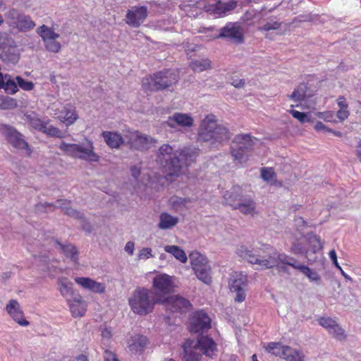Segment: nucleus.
<instances>
[{
  "label": "nucleus",
  "mask_w": 361,
  "mask_h": 361,
  "mask_svg": "<svg viewBox=\"0 0 361 361\" xmlns=\"http://www.w3.org/2000/svg\"><path fill=\"white\" fill-rule=\"evenodd\" d=\"M267 250V255H255L245 246L241 245L238 248L237 254L240 257L247 260L250 264L257 265L261 269L280 267L283 270H285L286 267H280V264H287L300 271L307 276L310 281H314L317 284L321 283L322 278L319 274L309 267L300 264L296 259L285 254H281L275 250H272L271 247H268Z\"/></svg>",
  "instance_id": "1"
},
{
  "label": "nucleus",
  "mask_w": 361,
  "mask_h": 361,
  "mask_svg": "<svg viewBox=\"0 0 361 361\" xmlns=\"http://www.w3.org/2000/svg\"><path fill=\"white\" fill-rule=\"evenodd\" d=\"M231 139L229 130L224 125L217 123L216 116L209 114L201 121L197 135L200 142H209L211 146L216 147Z\"/></svg>",
  "instance_id": "2"
},
{
  "label": "nucleus",
  "mask_w": 361,
  "mask_h": 361,
  "mask_svg": "<svg viewBox=\"0 0 361 361\" xmlns=\"http://www.w3.org/2000/svg\"><path fill=\"white\" fill-rule=\"evenodd\" d=\"M185 10L188 12L195 9L197 16L201 11L214 15L216 17H221L227 12L233 10L236 7V2L233 1L223 3L221 0H188L184 5Z\"/></svg>",
  "instance_id": "3"
},
{
  "label": "nucleus",
  "mask_w": 361,
  "mask_h": 361,
  "mask_svg": "<svg viewBox=\"0 0 361 361\" xmlns=\"http://www.w3.org/2000/svg\"><path fill=\"white\" fill-rule=\"evenodd\" d=\"M179 80L178 73L171 69L157 71L142 80V87L146 92L160 91L175 86Z\"/></svg>",
  "instance_id": "4"
},
{
  "label": "nucleus",
  "mask_w": 361,
  "mask_h": 361,
  "mask_svg": "<svg viewBox=\"0 0 361 361\" xmlns=\"http://www.w3.org/2000/svg\"><path fill=\"white\" fill-rule=\"evenodd\" d=\"M128 302L132 311L140 315L151 313L154 310V305L161 303L153 294L152 290L143 287H138L135 290Z\"/></svg>",
  "instance_id": "5"
},
{
  "label": "nucleus",
  "mask_w": 361,
  "mask_h": 361,
  "mask_svg": "<svg viewBox=\"0 0 361 361\" xmlns=\"http://www.w3.org/2000/svg\"><path fill=\"white\" fill-rule=\"evenodd\" d=\"M157 161L166 169L168 176H178L180 170V160L173 152V148L168 144L161 145L157 154Z\"/></svg>",
  "instance_id": "6"
},
{
  "label": "nucleus",
  "mask_w": 361,
  "mask_h": 361,
  "mask_svg": "<svg viewBox=\"0 0 361 361\" xmlns=\"http://www.w3.org/2000/svg\"><path fill=\"white\" fill-rule=\"evenodd\" d=\"M174 281V276L166 274H159L153 278V294L161 303H164L166 296L174 290L176 288Z\"/></svg>",
  "instance_id": "7"
},
{
  "label": "nucleus",
  "mask_w": 361,
  "mask_h": 361,
  "mask_svg": "<svg viewBox=\"0 0 361 361\" xmlns=\"http://www.w3.org/2000/svg\"><path fill=\"white\" fill-rule=\"evenodd\" d=\"M59 148L68 155L90 161H98L99 156L93 151L92 142H88V146L84 147L78 144H68L62 142Z\"/></svg>",
  "instance_id": "8"
},
{
  "label": "nucleus",
  "mask_w": 361,
  "mask_h": 361,
  "mask_svg": "<svg viewBox=\"0 0 361 361\" xmlns=\"http://www.w3.org/2000/svg\"><path fill=\"white\" fill-rule=\"evenodd\" d=\"M124 136L126 145L131 149L146 150L156 142V140L152 137L144 135L137 130H126L124 131Z\"/></svg>",
  "instance_id": "9"
},
{
  "label": "nucleus",
  "mask_w": 361,
  "mask_h": 361,
  "mask_svg": "<svg viewBox=\"0 0 361 361\" xmlns=\"http://www.w3.org/2000/svg\"><path fill=\"white\" fill-rule=\"evenodd\" d=\"M248 286L247 276L243 272L233 273L229 279L228 286L231 293H235L234 300L241 303L245 300Z\"/></svg>",
  "instance_id": "10"
},
{
  "label": "nucleus",
  "mask_w": 361,
  "mask_h": 361,
  "mask_svg": "<svg viewBox=\"0 0 361 361\" xmlns=\"http://www.w3.org/2000/svg\"><path fill=\"white\" fill-rule=\"evenodd\" d=\"M0 133L12 147L18 149H25L28 154H30L31 149L28 143L24 140L23 135L15 128L9 125L1 124L0 126Z\"/></svg>",
  "instance_id": "11"
},
{
  "label": "nucleus",
  "mask_w": 361,
  "mask_h": 361,
  "mask_svg": "<svg viewBox=\"0 0 361 361\" xmlns=\"http://www.w3.org/2000/svg\"><path fill=\"white\" fill-rule=\"evenodd\" d=\"M6 17L11 26L20 31L27 32L32 30L35 26V22L29 16L21 13L14 8L9 10Z\"/></svg>",
  "instance_id": "12"
},
{
  "label": "nucleus",
  "mask_w": 361,
  "mask_h": 361,
  "mask_svg": "<svg viewBox=\"0 0 361 361\" xmlns=\"http://www.w3.org/2000/svg\"><path fill=\"white\" fill-rule=\"evenodd\" d=\"M165 308L172 313H186L192 308L190 302L181 296L173 295L164 299Z\"/></svg>",
  "instance_id": "13"
},
{
  "label": "nucleus",
  "mask_w": 361,
  "mask_h": 361,
  "mask_svg": "<svg viewBox=\"0 0 361 361\" xmlns=\"http://www.w3.org/2000/svg\"><path fill=\"white\" fill-rule=\"evenodd\" d=\"M148 15L146 6H133L126 13V23L131 27H139Z\"/></svg>",
  "instance_id": "14"
},
{
  "label": "nucleus",
  "mask_w": 361,
  "mask_h": 361,
  "mask_svg": "<svg viewBox=\"0 0 361 361\" xmlns=\"http://www.w3.org/2000/svg\"><path fill=\"white\" fill-rule=\"evenodd\" d=\"M211 327V319L203 311L196 312L190 320V331L192 333H200Z\"/></svg>",
  "instance_id": "15"
},
{
  "label": "nucleus",
  "mask_w": 361,
  "mask_h": 361,
  "mask_svg": "<svg viewBox=\"0 0 361 361\" xmlns=\"http://www.w3.org/2000/svg\"><path fill=\"white\" fill-rule=\"evenodd\" d=\"M149 343L148 338L139 334L130 335L126 341L127 347L132 353H142Z\"/></svg>",
  "instance_id": "16"
},
{
  "label": "nucleus",
  "mask_w": 361,
  "mask_h": 361,
  "mask_svg": "<svg viewBox=\"0 0 361 361\" xmlns=\"http://www.w3.org/2000/svg\"><path fill=\"white\" fill-rule=\"evenodd\" d=\"M319 324L328 330L333 337L338 340H345L346 336L344 330L330 317H321L318 319Z\"/></svg>",
  "instance_id": "17"
},
{
  "label": "nucleus",
  "mask_w": 361,
  "mask_h": 361,
  "mask_svg": "<svg viewBox=\"0 0 361 361\" xmlns=\"http://www.w3.org/2000/svg\"><path fill=\"white\" fill-rule=\"evenodd\" d=\"M6 310L12 319L19 325L23 326L29 325V322L25 318L24 313L17 300H11L6 305Z\"/></svg>",
  "instance_id": "18"
},
{
  "label": "nucleus",
  "mask_w": 361,
  "mask_h": 361,
  "mask_svg": "<svg viewBox=\"0 0 361 361\" xmlns=\"http://www.w3.org/2000/svg\"><path fill=\"white\" fill-rule=\"evenodd\" d=\"M195 349L200 348L203 354L207 357H212L216 351V344L214 341L207 336H202L194 343Z\"/></svg>",
  "instance_id": "19"
},
{
  "label": "nucleus",
  "mask_w": 361,
  "mask_h": 361,
  "mask_svg": "<svg viewBox=\"0 0 361 361\" xmlns=\"http://www.w3.org/2000/svg\"><path fill=\"white\" fill-rule=\"evenodd\" d=\"M226 198L228 200L229 205L233 209H238L242 214L245 215L250 214L253 216L256 213V204L253 199L246 198L238 204H234V200L231 199V196L226 197Z\"/></svg>",
  "instance_id": "20"
},
{
  "label": "nucleus",
  "mask_w": 361,
  "mask_h": 361,
  "mask_svg": "<svg viewBox=\"0 0 361 361\" xmlns=\"http://www.w3.org/2000/svg\"><path fill=\"white\" fill-rule=\"evenodd\" d=\"M167 123L171 127L178 126L182 128H190L194 124L193 118L187 114L175 113L172 116H169Z\"/></svg>",
  "instance_id": "21"
},
{
  "label": "nucleus",
  "mask_w": 361,
  "mask_h": 361,
  "mask_svg": "<svg viewBox=\"0 0 361 361\" xmlns=\"http://www.w3.org/2000/svg\"><path fill=\"white\" fill-rule=\"evenodd\" d=\"M102 136L106 144L111 149H118L122 145H126L124 134L122 135L118 132L104 131Z\"/></svg>",
  "instance_id": "22"
},
{
  "label": "nucleus",
  "mask_w": 361,
  "mask_h": 361,
  "mask_svg": "<svg viewBox=\"0 0 361 361\" xmlns=\"http://www.w3.org/2000/svg\"><path fill=\"white\" fill-rule=\"evenodd\" d=\"M219 37L229 38L235 42L241 43L243 41V35L238 26L233 24H228L221 30Z\"/></svg>",
  "instance_id": "23"
},
{
  "label": "nucleus",
  "mask_w": 361,
  "mask_h": 361,
  "mask_svg": "<svg viewBox=\"0 0 361 361\" xmlns=\"http://www.w3.org/2000/svg\"><path fill=\"white\" fill-rule=\"evenodd\" d=\"M200 149L194 147H185L183 148L178 154V159L180 160V166L185 164V166L190 165L194 162L198 156Z\"/></svg>",
  "instance_id": "24"
},
{
  "label": "nucleus",
  "mask_w": 361,
  "mask_h": 361,
  "mask_svg": "<svg viewBox=\"0 0 361 361\" xmlns=\"http://www.w3.org/2000/svg\"><path fill=\"white\" fill-rule=\"evenodd\" d=\"M70 310L73 317H82L87 310L86 303L80 295L68 301Z\"/></svg>",
  "instance_id": "25"
},
{
  "label": "nucleus",
  "mask_w": 361,
  "mask_h": 361,
  "mask_svg": "<svg viewBox=\"0 0 361 361\" xmlns=\"http://www.w3.org/2000/svg\"><path fill=\"white\" fill-rule=\"evenodd\" d=\"M253 137L250 134H239L235 135L233 141V147L247 152L254 145Z\"/></svg>",
  "instance_id": "26"
},
{
  "label": "nucleus",
  "mask_w": 361,
  "mask_h": 361,
  "mask_svg": "<svg viewBox=\"0 0 361 361\" xmlns=\"http://www.w3.org/2000/svg\"><path fill=\"white\" fill-rule=\"evenodd\" d=\"M195 341L192 340H187L183 345L184 350V360L185 361H200L201 354L195 351L194 346Z\"/></svg>",
  "instance_id": "27"
},
{
  "label": "nucleus",
  "mask_w": 361,
  "mask_h": 361,
  "mask_svg": "<svg viewBox=\"0 0 361 361\" xmlns=\"http://www.w3.org/2000/svg\"><path fill=\"white\" fill-rule=\"evenodd\" d=\"M59 117L63 123L71 125L78 118V115L76 113L75 108L69 105L63 107Z\"/></svg>",
  "instance_id": "28"
},
{
  "label": "nucleus",
  "mask_w": 361,
  "mask_h": 361,
  "mask_svg": "<svg viewBox=\"0 0 361 361\" xmlns=\"http://www.w3.org/2000/svg\"><path fill=\"white\" fill-rule=\"evenodd\" d=\"M55 243L60 246L61 251L66 257H68L75 263L78 261V251L73 244H62L58 240H54Z\"/></svg>",
  "instance_id": "29"
},
{
  "label": "nucleus",
  "mask_w": 361,
  "mask_h": 361,
  "mask_svg": "<svg viewBox=\"0 0 361 361\" xmlns=\"http://www.w3.org/2000/svg\"><path fill=\"white\" fill-rule=\"evenodd\" d=\"M197 279L205 284L212 283L211 267L208 264L198 268V270L193 269Z\"/></svg>",
  "instance_id": "30"
},
{
  "label": "nucleus",
  "mask_w": 361,
  "mask_h": 361,
  "mask_svg": "<svg viewBox=\"0 0 361 361\" xmlns=\"http://www.w3.org/2000/svg\"><path fill=\"white\" fill-rule=\"evenodd\" d=\"M305 355L300 350L286 346L283 350V358L286 361H304Z\"/></svg>",
  "instance_id": "31"
},
{
  "label": "nucleus",
  "mask_w": 361,
  "mask_h": 361,
  "mask_svg": "<svg viewBox=\"0 0 361 361\" xmlns=\"http://www.w3.org/2000/svg\"><path fill=\"white\" fill-rule=\"evenodd\" d=\"M307 85L305 83H300L288 97L297 102L304 101L307 97Z\"/></svg>",
  "instance_id": "32"
},
{
  "label": "nucleus",
  "mask_w": 361,
  "mask_h": 361,
  "mask_svg": "<svg viewBox=\"0 0 361 361\" xmlns=\"http://www.w3.org/2000/svg\"><path fill=\"white\" fill-rule=\"evenodd\" d=\"M178 222L177 217L172 216L166 212H163L160 215L159 228L161 229H169L176 226Z\"/></svg>",
  "instance_id": "33"
},
{
  "label": "nucleus",
  "mask_w": 361,
  "mask_h": 361,
  "mask_svg": "<svg viewBox=\"0 0 361 361\" xmlns=\"http://www.w3.org/2000/svg\"><path fill=\"white\" fill-rule=\"evenodd\" d=\"M189 257L192 269L198 270V268L208 264L207 259L197 251L190 253Z\"/></svg>",
  "instance_id": "34"
},
{
  "label": "nucleus",
  "mask_w": 361,
  "mask_h": 361,
  "mask_svg": "<svg viewBox=\"0 0 361 361\" xmlns=\"http://www.w3.org/2000/svg\"><path fill=\"white\" fill-rule=\"evenodd\" d=\"M243 194V188L238 185H233L230 190L225 192L224 198L227 204L229 205L228 200L226 197L231 196V199L234 200V204H238L242 201L241 196Z\"/></svg>",
  "instance_id": "35"
},
{
  "label": "nucleus",
  "mask_w": 361,
  "mask_h": 361,
  "mask_svg": "<svg viewBox=\"0 0 361 361\" xmlns=\"http://www.w3.org/2000/svg\"><path fill=\"white\" fill-rule=\"evenodd\" d=\"M37 32L42 37L43 42H46L47 40L58 39L59 37V35L56 33L54 30L47 27L45 25H42L37 28Z\"/></svg>",
  "instance_id": "36"
},
{
  "label": "nucleus",
  "mask_w": 361,
  "mask_h": 361,
  "mask_svg": "<svg viewBox=\"0 0 361 361\" xmlns=\"http://www.w3.org/2000/svg\"><path fill=\"white\" fill-rule=\"evenodd\" d=\"M164 250L174 256L176 259L182 263H185L188 257L185 252L177 245H166L164 247Z\"/></svg>",
  "instance_id": "37"
},
{
  "label": "nucleus",
  "mask_w": 361,
  "mask_h": 361,
  "mask_svg": "<svg viewBox=\"0 0 361 361\" xmlns=\"http://www.w3.org/2000/svg\"><path fill=\"white\" fill-rule=\"evenodd\" d=\"M59 289L64 297L73 295V284L67 278L62 277L58 280Z\"/></svg>",
  "instance_id": "38"
},
{
  "label": "nucleus",
  "mask_w": 361,
  "mask_h": 361,
  "mask_svg": "<svg viewBox=\"0 0 361 361\" xmlns=\"http://www.w3.org/2000/svg\"><path fill=\"white\" fill-rule=\"evenodd\" d=\"M5 92L10 94L16 93L18 90L16 78H13L11 75L6 74L5 80L2 87Z\"/></svg>",
  "instance_id": "39"
},
{
  "label": "nucleus",
  "mask_w": 361,
  "mask_h": 361,
  "mask_svg": "<svg viewBox=\"0 0 361 361\" xmlns=\"http://www.w3.org/2000/svg\"><path fill=\"white\" fill-rule=\"evenodd\" d=\"M190 67L195 72H202L211 68V61L208 59L192 61Z\"/></svg>",
  "instance_id": "40"
},
{
  "label": "nucleus",
  "mask_w": 361,
  "mask_h": 361,
  "mask_svg": "<svg viewBox=\"0 0 361 361\" xmlns=\"http://www.w3.org/2000/svg\"><path fill=\"white\" fill-rule=\"evenodd\" d=\"M247 152L244 151L243 149H240L233 146L231 147V154L233 159L238 161L240 164H245L247 161L248 154Z\"/></svg>",
  "instance_id": "41"
},
{
  "label": "nucleus",
  "mask_w": 361,
  "mask_h": 361,
  "mask_svg": "<svg viewBox=\"0 0 361 361\" xmlns=\"http://www.w3.org/2000/svg\"><path fill=\"white\" fill-rule=\"evenodd\" d=\"M286 346L281 345L279 342H270L268 343L266 350L275 356L283 358V350Z\"/></svg>",
  "instance_id": "42"
},
{
  "label": "nucleus",
  "mask_w": 361,
  "mask_h": 361,
  "mask_svg": "<svg viewBox=\"0 0 361 361\" xmlns=\"http://www.w3.org/2000/svg\"><path fill=\"white\" fill-rule=\"evenodd\" d=\"M57 202L61 203L60 204V207H61L62 209L64 210L66 214L74 217L75 219H81L82 217V214L80 212H78L75 209L65 206L66 204H68L70 203L69 201L65 200H57Z\"/></svg>",
  "instance_id": "43"
},
{
  "label": "nucleus",
  "mask_w": 361,
  "mask_h": 361,
  "mask_svg": "<svg viewBox=\"0 0 361 361\" xmlns=\"http://www.w3.org/2000/svg\"><path fill=\"white\" fill-rule=\"evenodd\" d=\"M307 243L310 247V250L313 253H316L317 251L322 249L320 238L316 235H311L308 236Z\"/></svg>",
  "instance_id": "44"
},
{
  "label": "nucleus",
  "mask_w": 361,
  "mask_h": 361,
  "mask_svg": "<svg viewBox=\"0 0 361 361\" xmlns=\"http://www.w3.org/2000/svg\"><path fill=\"white\" fill-rule=\"evenodd\" d=\"M16 80L18 87L25 91H31L34 89L35 85L32 81L25 80L20 76H16Z\"/></svg>",
  "instance_id": "45"
},
{
  "label": "nucleus",
  "mask_w": 361,
  "mask_h": 361,
  "mask_svg": "<svg viewBox=\"0 0 361 361\" xmlns=\"http://www.w3.org/2000/svg\"><path fill=\"white\" fill-rule=\"evenodd\" d=\"M288 112L293 116V117L300 123H310L312 122V119L308 117L307 114L303 112L298 111L297 110L290 109L288 110Z\"/></svg>",
  "instance_id": "46"
},
{
  "label": "nucleus",
  "mask_w": 361,
  "mask_h": 361,
  "mask_svg": "<svg viewBox=\"0 0 361 361\" xmlns=\"http://www.w3.org/2000/svg\"><path fill=\"white\" fill-rule=\"evenodd\" d=\"M57 39H50L44 42L46 49L51 52L58 53L61 48V44L56 41Z\"/></svg>",
  "instance_id": "47"
},
{
  "label": "nucleus",
  "mask_w": 361,
  "mask_h": 361,
  "mask_svg": "<svg viewBox=\"0 0 361 361\" xmlns=\"http://www.w3.org/2000/svg\"><path fill=\"white\" fill-rule=\"evenodd\" d=\"M42 132L51 136H54L57 137H62L61 131L59 128H55L53 126L49 125V123L47 122L45 124V128L42 130Z\"/></svg>",
  "instance_id": "48"
},
{
  "label": "nucleus",
  "mask_w": 361,
  "mask_h": 361,
  "mask_svg": "<svg viewBox=\"0 0 361 361\" xmlns=\"http://www.w3.org/2000/svg\"><path fill=\"white\" fill-rule=\"evenodd\" d=\"M281 23L279 21L271 20L269 22L266 23L263 26L259 27L258 30L262 32H268L270 30H278L281 27Z\"/></svg>",
  "instance_id": "49"
},
{
  "label": "nucleus",
  "mask_w": 361,
  "mask_h": 361,
  "mask_svg": "<svg viewBox=\"0 0 361 361\" xmlns=\"http://www.w3.org/2000/svg\"><path fill=\"white\" fill-rule=\"evenodd\" d=\"M47 122L42 121L40 118L37 117H31L29 118L30 125L39 131H42V130L45 128V124Z\"/></svg>",
  "instance_id": "50"
},
{
  "label": "nucleus",
  "mask_w": 361,
  "mask_h": 361,
  "mask_svg": "<svg viewBox=\"0 0 361 361\" xmlns=\"http://www.w3.org/2000/svg\"><path fill=\"white\" fill-rule=\"evenodd\" d=\"M261 176L264 180L269 181L276 176V173L272 168H262Z\"/></svg>",
  "instance_id": "51"
},
{
  "label": "nucleus",
  "mask_w": 361,
  "mask_h": 361,
  "mask_svg": "<svg viewBox=\"0 0 361 361\" xmlns=\"http://www.w3.org/2000/svg\"><path fill=\"white\" fill-rule=\"evenodd\" d=\"M92 281V279L87 277H77L75 279V281L77 284L80 285L84 289L87 290H89L91 286Z\"/></svg>",
  "instance_id": "52"
},
{
  "label": "nucleus",
  "mask_w": 361,
  "mask_h": 361,
  "mask_svg": "<svg viewBox=\"0 0 361 361\" xmlns=\"http://www.w3.org/2000/svg\"><path fill=\"white\" fill-rule=\"evenodd\" d=\"M89 290L97 293H104L105 292L106 287L103 283L97 282L92 279L91 286Z\"/></svg>",
  "instance_id": "53"
},
{
  "label": "nucleus",
  "mask_w": 361,
  "mask_h": 361,
  "mask_svg": "<svg viewBox=\"0 0 361 361\" xmlns=\"http://www.w3.org/2000/svg\"><path fill=\"white\" fill-rule=\"evenodd\" d=\"M14 99L10 97H0V109H5L14 104Z\"/></svg>",
  "instance_id": "54"
},
{
  "label": "nucleus",
  "mask_w": 361,
  "mask_h": 361,
  "mask_svg": "<svg viewBox=\"0 0 361 361\" xmlns=\"http://www.w3.org/2000/svg\"><path fill=\"white\" fill-rule=\"evenodd\" d=\"M152 250L149 247H144L140 250L138 258L140 259H147L151 257H153V255L152 253Z\"/></svg>",
  "instance_id": "55"
},
{
  "label": "nucleus",
  "mask_w": 361,
  "mask_h": 361,
  "mask_svg": "<svg viewBox=\"0 0 361 361\" xmlns=\"http://www.w3.org/2000/svg\"><path fill=\"white\" fill-rule=\"evenodd\" d=\"M291 250L295 254H307L309 251V249H307L299 243H293L291 246Z\"/></svg>",
  "instance_id": "56"
},
{
  "label": "nucleus",
  "mask_w": 361,
  "mask_h": 361,
  "mask_svg": "<svg viewBox=\"0 0 361 361\" xmlns=\"http://www.w3.org/2000/svg\"><path fill=\"white\" fill-rule=\"evenodd\" d=\"M104 361H120L115 353L109 350H105L104 352Z\"/></svg>",
  "instance_id": "57"
},
{
  "label": "nucleus",
  "mask_w": 361,
  "mask_h": 361,
  "mask_svg": "<svg viewBox=\"0 0 361 361\" xmlns=\"http://www.w3.org/2000/svg\"><path fill=\"white\" fill-rule=\"evenodd\" d=\"M314 128L317 132L322 131L324 133H329L332 131L331 128H328L321 121H317L315 123Z\"/></svg>",
  "instance_id": "58"
},
{
  "label": "nucleus",
  "mask_w": 361,
  "mask_h": 361,
  "mask_svg": "<svg viewBox=\"0 0 361 361\" xmlns=\"http://www.w3.org/2000/svg\"><path fill=\"white\" fill-rule=\"evenodd\" d=\"M349 114L350 113L348 108L339 109L336 113V116L341 121L345 120Z\"/></svg>",
  "instance_id": "59"
},
{
  "label": "nucleus",
  "mask_w": 361,
  "mask_h": 361,
  "mask_svg": "<svg viewBox=\"0 0 361 361\" xmlns=\"http://www.w3.org/2000/svg\"><path fill=\"white\" fill-rule=\"evenodd\" d=\"M295 222L298 228H305L307 226V222L301 216L296 217L295 219Z\"/></svg>",
  "instance_id": "60"
},
{
  "label": "nucleus",
  "mask_w": 361,
  "mask_h": 361,
  "mask_svg": "<svg viewBox=\"0 0 361 361\" xmlns=\"http://www.w3.org/2000/svg\"><path fill=\"white\" fill-rule=\"evenodd\" d=\"M337 103L339 109L348 108V105L346 103L345 98L343 96H340L337 99Z\"/></svg>",
  "instance_id": "61"
},
{
  "label": "nucleus",
  "mask_w": 361,
  "mask_h": 361,
  "mask_svg": "<svg viewBox=\"0 0 361 361\" xmlns=\"http://www.w3.org/2000/svg\"><path fill=\"white\" fill-rule=\"evenodd\" d=\"M130 172L133 177L137 178L140 176L141 173V168L137 166H132L130 168Z\"/></svg>",
  "instance_id": "62"
},
{
  "label": "nucleus",
  "mask_w": 361,
  "mask_h": 361,
  "mask_svg": "<svg viewBox=\"0 0 361 361\" xmlns=\"http://www.w3.org/2000/svg\"><path fill=\"white\" fill-rule=\"evenodd\" d=\"M135 244L132 241H129L126 243L125 246V250L129 253V255H132L134 251Z\"/></svg>",
  "instance_id": "63"
},
{
  "label": "nucleus",
  "mask_w": 361,
  "mask_h": 361,
  "mask_svg": "<svg viewBox=\"0 0 361 361\" xmlns=\"http://www.w3.org/2000/svg\"><path fill=\"white\" fill-rule=\"evenodd\" d=\"M231 85L235 87L240 88L244 86L245 80L243 79H235L231 82Z\"/></svg>",
  "instance_id": "64"
}]
</instances>
